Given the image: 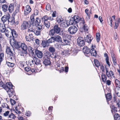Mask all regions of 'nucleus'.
<instances>
[{
    "mask_svg": "<svg viewBox=\"0 0 120 120\" xmlns=\"http://www.w3.org/2000/svg\"><path fill=\"white\" fill-rule=\"evenodd\" d=\"M51 54L49 52H45L44 54V59H50Z\"/></svg>",
    "mask_w": 120,
    "mask_h": 120,
    "instance_id": "nucleus-19",
    "label": "nucleus"
},
{
    "mask_svg": "<svg viewBox=\"0 0 120 120\" xmlns=\"http://www.w3.org/2000/svg\"><path fill=\"white\" fill-rule=\"evenodd\" d=\"M34 64L37 65L41 64V61L39 59L34 56Z\"/></svg>",
    "mask_w": 120,
    "mask_h": 120,
    "instance_id": "nucleus-26",
    "label": "nucleus"
},
{
    "mask_svg": "<svg viewBox=\"0 0 120 120\" xmlns=\"http://www.w3.org/2000/svg\"><path fill=\"white\" fill-rule=\"evenodd\" d=\"M10 56L8 58V59H7L8 60H9V61H11L12 60H13L14 59V55H9Z\"/></svg>",
    "mask_w": 120,
    "mask_h": 120,
    "instance_id": "nucleus-51",
    "label": "nucleus"
},
{
    "mask_svg": "<svg viewBox=\"0 0 120 120\" xmlns=\"http://www.w3.org/2000/svg\"><path fill=\"white\" fill-rule=\"evenodd\" d=\"M47 43V41H42V45L44 47H45L46 46Z\"/></svg>",
    "mask_w": 120,
    "mask_h": 120,
    "instance_id": "nucleus-50",
    "label": "nucleus"
},
{
    "mask_svg": "<svg viewBox=\"0 0 120 120\" xmlns=\"http://www.w3.org/2000/svg\"><path fill=\"white\" fill-rule=\"evenodd\" d=\"M95 48V46L92 45L91 46V49H90V53L92 56H96L97 55L96 52L94 49Z\"/></svg>",
    "mask_w": 120,
    "mask_h": 120,
    "instance_id": "nucleus-11",
    "label": "nucleus"
},
{
    "mask_svg": "<svg viewBox=\"0 0 120 120\" xmlns=\"http://www.w3.org/2000/svg\"><path fill=\"white\" fill-rule=\"evenodd\" d=\"M20 47L24 51H26L27 49V46L24 43H21Z\"/></svg>",
    "mask_w": 120,
    "mask_h": 120,
    "instance_id": "nucleus-27",
    "label": "nucleus"
},
{
    "mask_svg": "<svg viewBox=\"0 0 120 120\" xmlns=\"http://www.w3.org/2000/svg\"><path fill=\"white\" fill-rule=\"evenodd\" d=\"M49 50L51 52L53 53L55 51V49L54 47H50L49 48Z\"/></svg>",
    "mask_w": 120,
    "mask_h": 120,
    "instance_id": "nucleus-41",
    "label": "nucleus"
},
{
    "mask_svg": "<svg viewBox=\"0 0 120 120\" xmlns=\"http://www.w3.org/2000/svg\"><path fill=\"white\" fill-rule=\"evenodd\" d=\"M30 25V22L29 21H24L21 26V29L23 30L29 27Z\"/></svg>",
    "mask_w": 120,
    "mask_h": 120,
    "instance_id": "nucleus-4",
    "label": "nucleus"
},
{
    "mask_svg": "<svg viewBox=\"0 0 120 120\" xmlns=\"http://www.w3.org/2000/svg\"><path fill=\"white\" fill-rule=\"evenodd\" d=\"M68 35H66L63 38V40H62L61 37L59 35L54 36L55 41L58 42H60L64 45H68L69 42V39Z\"/></svg>",
    "mask_w": 120,
    "mask_h": 120,
    "instance_id": "nucleus-1",
    "label": "nucleus"
},
{
    "mask_svg": "<svg viewBox=\"0 0 120 120\" xmlns=\"http://www.w3.org/2000/svg\"><path fill=\"white\" fill-rule=\"evenodd\" d=\"M16 6L15 4H11L9 5L8 7V10L10 13H12L13 11L14 8Z\"/></svg>",
    "mask_w": 120,
    "mask_h": 120,
    "instance_id": "nucleus-15",
    "label": "nucleus"
},
{
    "mask_svg": "<svg viewBox=\"0 0 120 120\" xmlns=\"http://www.w3.org/2000/svg\"><path fill=\"white\" fill-rule=\"evenodd\" d=\"M100 68L102 72H105V68L104 67L103 65H100Z\"/></svg>",
    "mask_w": 120,
    "mask_h": 120,
    "instance_id": "nucleus-59",
    "label": "nucleus"
},
{
    "mask_svg": "<svg viewBox=\"0 0 120 120\" xmlns=\"http://www.w3.org/2000/svg\"><path fill=\"white\" fill-rule=\"evenodd\" d=\"M11 31V29L10 28H8L7 29H6L5 34L6 36L8 38H10L11 37L12 34Z\"/></svg>",
    "mask_w": 120,
    "mask_h": 120,
    "instance_id": "nucleus-10",
    "label": "nucleus"
},
{
    "mask_svg": "<svg viewBox=\"0 0 120 120\" xmlns=\"http://www.w3.org/2000/svg\"><path fill=\"white\" fill-rule=\"evenodd\" d=\"M44 60L43 63L45 66L49 65L51 64L50 59H44Z\"/></svg>",
    "mask_w": 120,
    "mask_h": 120,
    "instance_id": "nucleus-22",
    "label": "nucleus"
},
{
    "mask_svg": "<svg viewBox=\"0 0 120 120\" xmlns=\"http://www.w3.org/2000/svg\"><path fill=\"white\" fill-rule=\"evenodd\" d=\"M6 64L8 66L10 67H14V63L9 62L7 60H6Z\"/></svg>",
    "mask_w": 120,
    "mask_h": 120,
    "instance_id": "nucleus-34",
    "label": "nucleus"
},
{
    "mask_svg": "<svg viewBox=\"0 0 120 120\" xmlns=\"http://www.w3.org/2000/svg\"><path fill=\"white\" fill-rule=\"evenodd\" d=\"M28 49L29 52L30 53H32L33 51V49L30 46H29L28 48Z\"/></svg>",
    "mask_w": 120,
    "mask_h": 120,
    "instance_id": "nucleus-57",
    "label": "nucleus"
},
{
    "mask_svg": "<svg viewBox=\"0 0 120 120\" xmlns=\"http://www.w3.org/2000/svg\"><path fill=\"white\" fill-rule=\"evenodd\" d=\"M61 27L62 28H65L66 27V25H67L66 23L65 22V20L62 21V22L59 24Z\"/></svg>",
    "mask_w": 120,
    "mask_h": 120,
    "instance_id": "nucleus-32",
    "label": "nucleus"
},
{
    "mask_svg": "<svg viewBox=\"0 0 120 120\" xmlns=\"http://www.w3.org/2000/svg\"><path fill=\"white\" fill-rule=\"evenodd\" d=\"M34 33L37 35H40L41 34V32L40 31L37 30H35L34 31Z\"/></svg>",
    "mask_w": 120,
    "mask_h": 120,
    "instance_id": "nucleus-52",
    "label": "nucleus"
},
{
    "mask_svg": "<svg viewBox=\"0 0 120 120\" xmlns=\"http://www.w3.org/2000/svg\"><path fill=\"white\" fill-rule=\"evenodd\" d=\"M101 78L102 81L104 82L106 81L107 79L106 76L103 73H102L101 75Z\"/></svg>",
    "mask_w": 120,
    "mask_h": 120,
    "instance_id": "nucleus-36",
    "label": "nucleus"
},
{
    "mask_svg": "<svg viewBox=\"0 0 120 120\" xmlns=\"http://www.w3.org/2000/svg\"><path fill=\"white\" fill-rule=\"evenodd\" d=\"M79 17L77 15H75L70 19L69 24L72 25L74 24H76L79 22Z\"/></svg>",
    "mask_w": 120,
    "mask_h": 120,
    "instance_id": "nucleus-2",
    "label": "nucleus"
},
{
    "mask_svg": "<svg viewBox=\"0 0 120 120\" xmlns=\"http://www.w3.org/2000/svg\"><path fill=\"white\" fill-rule=\"evenodd\" d=\"M119 26V23L117 22H115V25L114 26V28L115 29H116Z\"/></svg>",
    "mask_w": 120,
    "mask_h": 120,
    "instance_id": "nucleus-61",
    "label": "nucleus"
},
{
    "mask_svg": "<svg viewBox=\"0 0 120 120\" xmlns=\"http://www.w3.org/2000/svg\"><path fill=\"white\" fill-rule=\"evenodd\" d=\"M9 117L11 118L14 119L15 118V115L13 113H11L9 116Z\"/></svg>",
    "mask_w": 120,
    "mask_h": 120,
    "instance_id": "nucleus-56",
    "label": "nucleus"
},
{
    "mask_svg": "<svg viewBox=\"0 0 120 120\" xmlns=\"http://www.w3.org/2000/svg\"><path fill=\"white\" fill-rule=\"evenodd\" d=\"M10 101L11 105H14L16 101L14 100L11 99Z\"/></svg>",
    "mask_w": 120,
    "mask_h": 120,
    "instance_id": "nucleus-58",
    "label": "nucleus"
},
{
    "mask_svg": "<svg viewBox=\"0 0 120 120\" xmlns=\"http://www.w3.org/2000/svg\"><path fill=\"white\" fill-rule=\"evenodd\" d=\"M85 11L86 13V14L89 19L90 16V14L92 13L91 10L89 11L88 9H86L85 10Z\"/></svg>",
    "mask_w": 120,
    "mask_h": 120,
    "instance_id": "nucleus-30",
    "label": "nucleus"
},
{
    "mask_svg": "<svg viewBox=\"0 0 120 120\" xmlns=\"http://www.w3.org/2000/svg\"><path fill=\"white\" fill-rule=\"evenodd\" d=\"M105 71L106 75L107 77L109 78H112L114 77L113 72L112 71H108V69L107 68L105 67Z\"/></svg>",
    "mask_w": 120,
    "mask_h": 120,
    "instance_id": "nucleus-6",
    "label": "nucleus"
},
{
    "mask_svg": "<svg viewBox=\"0 0 120 120\" xmlns=\"http://www.w3.org/2000/svg\"><path fill=\"white\" fill-rule=\"evenodd\" d=\"M94 62L95 65L97 67H98L100 65L99 62L97 60H94Z\"/></svg>",
    "mask_w": 120,
    "mask_h": 120,
    "instance_id": "nucleus-42",
    "label": "nucleus"
},
{
    "mask_svg": "<svg viewBox=\"0 0 120 120\" xmlns=\"http://www.w3.org/2000/svg\"><path fill=\"white\" fill-rule=\"evenodd\" d=\"M12 90H10L7 91V92L9 96L10 97L13 96H14L15 95V92L12 89Z\"/></svg>",
    "mask_w": 120,
    "mask_h": 120,
    "instance_id": "nucleus-20",
    "label": "nucleus"
},
{
    "mask_svg": "<svg viewBox=\"0 0 120 120\" xmlns=\"http://www.w3.org/2000/svg\"><path fill=\"white\" fill-rule=\"evenodd\" d=\"M55 41L54 36L51 37L47 41L48 43H52Z\"/></svg>",
    "mask_w": 120,
    "mask_h": 120,
    "instance_id": "nucleus-33",
    "label": "nucleus"
},
{
    "mask_svg": "<svg viewBox=\"0 0 120 120\" xmlns=\"http://www.w3.org/2000/svg\"><path fill=\"white\" fill-rule=\"evenodd\" d=\"M55 33V32L54 29H52L49 31V35L50 36H53L54 34Z\"/></svg>",
    "mask_w": 120,
    "mask_h": 120,
    "instance_id": "nucleus-37",
    "label": "nucleus"
},
{
    "mask_svg": "<svg viewBox=\"0 0 120 120\" xmlns=\"http://www.w3.org/2000/svg\"><path fill=\"white\" fill-rule=\"evenodd\" d=\"M30 18L31 22H32V23L33 22H34V15H32L30 17Z\"/></svg>",
    "mask_w": 120,
    "mask_h": 120,
    "instance_id": "nucleus-60",
    "label": "nucleus"
},
{
    "mask_svg": "<svg viewBox=\"0 0 120 120\" xmlns=\"http://www.w3.org/2000/svg\"><path fill=\"white\" fill-rule=\"evenodd\" d=\"M42 21L44 22H46V21H48V20H49V18L48 16L45 15L43 16L42 18Z\"/></svg>",
    "mask_w": 120,
    "mask_h": 120,
    "instance_id": "nucleus-35",
    "label": "nucleus"
},
{
    "mask_svg": "<svg viewBox=\"0 0 120 120\" xmlns=\"http://www.w3.org/2000/svg\"><path fill=\"white\" fill-rule=\"evenodd\" d=\"M83 52L84 53L88 54L90 53V50L87 46L84 47L83 48Z\"/></svg>",
    "mask_w": 120,
    "mask_h": 120,
    "instance_id": "nucleus-25",
    "label": "nucleus"
},
{
    "mask_svg": "<svg viewBox=\"0 0 120 120\" xmlns=\"http://www.w3.org/2000/svg\"><path fill=\"white\" fill-rule=\"evenodd\" d=\"M9 111H7L5 112L4 113V115L5 116H7L8 114L9 113Z\"/></svg>",
    "mask_w": 120,
    "mask_h": 120,
    "instance_id": "nucleus-62",
    "label": "nucleus"
},
{
    "mask_svg": "<svg viewBox=\"0 0 120 120\" xmlns=\"http://www.w3.org/2000/svg\"><path fill=\"white\" fill-rule=\"evenodd\" d=\"M77 30V28L74 26H71L68 29L69 33L72 34L75 33Z\"/></svg>",
    "mask_w": 120,
    "mask_h": 120,
    "instance_id": "nucleus-5",
    "label": "nucleus"
},
{
    "mask_svg": "<svg viewBox=\"0 0 120 120\" xmlns=\"http://www.w3.org/2000/svg\"><path fill=\"white\" fill-rule=\"evenodd\" d=\"M8 7L7 6L6 4L3 5L2 8L4 12H5L7 11V10Z\"/></svg>",
    "mask_w": 120,
    "mask_h": 120,
    "instance_id": "nucleus-38",
    "label": "nucleus"
},
{
    "mask_svg": "<svg viewBox=\"0 0 120 120\" xmlns=\"http://www.w3.org/2000/svg\"><path fill=\"white\" fill-rule=\"evenodd\" d=\"M114 118L115 120H120V116L117 113L115 114Z\"/></svg>",
    "mask_w": 120,
    "mask_h": 120,
    "instance_id": "nucleus-39",
    "label": "nucleus"
},
{
    "mask_svg": "<svg viewBox=\"0 0 120 120\" xmlns=\"http://www.w3.org/2000/svg\"><path fill=\"white\" fill-rule=\"evenodd\" d=\"M26 41H30L32 40V38L29 35L26 36Z\"/></svg>",
    "mask_w": 120,
    "mask_h": 120,
    "instance_id": "nucleus-46",
    "label": "nucleus"
},
{
    "mask_svg": "<svg viewBox=\"0 0 120 120\" xmlns=\"http://www.w3.org/2000/svg\"><path fill=\"white\" fill-rule=\"evenodd\" d=\"M77 44L79 45L82 46L85 45V42L84 38L81 37L78 38L77 39Z\"/></svg>",
    "mask_w": 120,
    "mask_h": 120,
    "instance_id": "nucleus-7",
    "label": "nucleus"
},
{
    "mask_svg": "<svg viewBox=\"0 0 120 120\" xmlns=\"http://www.w3.org/2000/svg\"><path fill=\"white\" fill-rule=\"evenodd\" d=\"M6 29L4 24H0V31L2 33H5Z\"/></svg>",
    "mask_w": 120,
    "mask_h": 120,
    "instance_id": "nucleus-17",
    "label": "nucleus"
},
{
    "mask_svg": "<svg viewBox=\"0 0 120 120\" xmlns=\"http://www.w3.org/2000/svg\"><path fill=\"white\" fill-rule=\"evenodd\" d=\"M34 64V56L31 58L29 60L28 64L29 65L31 66Z\"/></svg>",
    "mask_w": 120,
    "mask_h": 120,
    "instance_id": "nucleus-23",
    "label": "nucleus"
},
{
    "mask_svg": "<svg viewBox=\"0 0 120 120\" xmlns=\"http://www.w3.org/2000/svg\"><path fill=\"white\" fill-rule=\"evenodd\" d=\"M40 19H39L38 18H37L34 22L32 23L33 24H34V25L37 27L39 30H41L42 28H43L44 26L43 25H41L40 24Z\"/></svg>",
    "mask_w": 120,
    "mask_h": 120,
    "instance_id": "nucleus-3",
    "label": "nucleus"
},
{
    "mask_svg": "<svg viewBox=\"0 0 120 120\" xmlns=\"http://www.w3.org/2000/svg\"><path fill=\"white\" fill-rule=\"evenodd\" d=\"M8 22H13L15 23L14 21V19L13 17H12L11 18L10 17L8 19Z\"/></svg>",
    "mask_w": 120,
    "mask_h": 120,
    "instance_id": "nucleus-47",
    "label": "nucleus"
},
{
    "mask_svg": "<svg viewBox=\"0 0 120 120\" xmlns=\"http://www.w3.org/2000/svg\"><path fill=\"white\" fill-rule=\"evenodd\" d=\"M57 21L59 24L61 23L62 21L64 20L62 18L61 16H58L56 19Z\"/></svg>",
    "mask_w": 120,
    "mask_h": 120,
    "instance_id": "nucleus-29",
    "label": "nucleus"
},
{
    "mask_svg": "<svg viewBox=\"0 0 120 120\" xmlns=\"http://www.w3.org/2000/svg\"><path fill=\"white\" fill-rule=\"evenodd\" d=\"M83 28L85 30V31L87 33H88L87 31H88V27L87 25H84L83 27Z\"/></svg>",
    "mask_w": 120,
    "mask_h": 120,
    "instance_id": "nucleus-48",
    "label": "nucleus"
},
{
    "mask_svg": "<svg viewBox=\"0 0 120 120\" xmlns=\"http://www.w3.org/2000/svg\"><path fill=\"white\" fill-rule=\"evenodd\" d=\"M53 29L55 31V33L57 34H59L60 33V29L58 25H56L54 26Z\"/></svg>",
    "mask_w": 120,
    "mask_h": 120,
    "instance_id": "nucleus-16",
    "label": "nucleus"
},
{
    "mask_svg": "<svg viewBox=\"0 0 120 120\" xmlns=\"http://www.w3.org/2000/svg\"><path fill=\"white\" fill-rule=\"evenodd\" d=\"M106 97L107 100L108 101L110 100L112 98L111 95L110 93L107 94Z\"/></svg>",
    "mask_w": 120,
    "mask_h": 120,
    "instance_id": "nucleus-40",
    "label": "nucleus"
},
{
    "mask_svg": "<svg viewBox=\"0 0 120 120\" xmlns=\"http://www.w3.org/2000/svg\"><path fill=\"white\" fill-rule=\"evenodd\" d=\"M84 38L85 41L89 43H90L93 38L91 35L89 34L87 35L86 37H85Z\"/></svg>",
    "mask_w": 120,
    "mask_h": 120,
    "instance_id": "nucleus-12",
    "label": "nucleus"
},
{
    "mask_svg": "<svg viewBox=\"0 0 120 120\" xmlns=\"http://www.w3.org/2000/svg\"><path fill=\"white\" fill-rule=\"evenodd\" d=\"M104 56L106 58L105 60L107 64H108L109 67L110 66V64H109V58L107 54L106 53H104Z\"/></svg>",
    "mask_w": 120,
    "mask_h": 120,
    "instance_id": "nucleus-31",
    "label": "nucleus"
},
{
    "mask_svg": "<svg viewBox=\"0 0 120 120\" xmlns=\"http://www.w3.org/2000/svg\"><path fill=\"white\" fill-rule=\"evenodd\" d=\"M6 52L8 54L13 55L12 50L10 47H7Z\"/></svg>",
    "mask_w": 120,
    "mask_h": 120,
    "instance_id": "nucleus-21",
    "label": "nucleus"
},
{
    "mask_svg": "<svg viewBox=\"0 0 120 120\" xmlns=\"http://www.w3.org/2000/svg\"><path fill=\"white\" fill-rule=\"evenodd\" d=\"M19 8L20 5H17L16 6V9L14 13L15 14H16L19 11Z\"/></svg>",
    "mask_w": 120,
    "mask_h": 120,
    "instance_id": "nucleus-43",
    "label": "nucleus"
},
{
    "mask_svg": "<svg viewBox=\"0 0 120 120\" xmlns=\"http://www.w3.org/2000/svg\"><path fill=\"white\" fill-rule=\"evenodd\" d=\"M111 81L109 80H107L106 82V84L108 85L109 86L110 85Z\"/></svg>",
    "mask_w": 120,
    "mask_h": 120,
    "instance_id": "nucleus-63",
    "label": "nucleus"
},
{
    "mask_svg": "<svg viewBox=\"0 0 120 120\" xmlns=\"http://www.w3.org/2000/svg\"><path fill=\"white\" fill-rule=\"evenodd\" d=\"M51 8L50 5L49 4H48L46 7V9L49 11L51 10Z\"/></svg>",
    "mask_w": 120,
    "mask_h": 120,
    "instance_id": "nucleus-54",
    "label": "nucleus"
},
{
    "mask_svg": "<svg viewBox=\"0 0 120 120\" xmlns=\"http://www.w3.org/2000/svg\"><path fill=\"white\" fill-rule=\"evenodd\" d=\"M10 17V15L9 13L4 15L1 18V19L3 22L4 23L7 21Z\"/></svg>",
    "mask_w": 120,
    "mask_h": 120,
    "instance_id": "nucleus-13",
    "label": "nucleus"
},
{
    "mask_svg": "<svg viewBox=\"0 0 120 120\" xmlns=\"http://www.w3.org/2000/svg\"><path fill=\"white\" fill-rule=\"evenodd\" d=\"M96 36L97 41V42H98L100 40V33H97L96 34Z\"/></svg>",
    "mask_w": 120,
    "mask_h": 120,
    "instance_id": "nucleus-44",
    "label": "nucleus"
},
{
    "mask_svg": "<svg viewBox=\"0 0 120 120\" xmlns=\"http://www.w3.org/2000/svg\"><path fill=\"white\" fill-rule=\"evenodd\" d=\"M11 44L12 46L18 49L20 47L21 43L17 42H16L15 41H14V42H11Z\"/></svg>",
    "mask_w": 120,
    "mask_h": 120,
    "instance_id": "nucleus-9",
    "label": "nucleus"
},
{
    "mask_svg": "<svg viewBox=\"0 0 120 120\" xmlns=\"http://www.w3.org/2000/svg\"><path fill=\"white\" fill-rule=\"evenodd\" d=\"M115 83L116 85V87H119L120 86V82L117 79L115 80Z\"/></svg>",
    "mask_w": 120,
    "mask_h": 120,
    "instance_id": "nucleus-45",
    "label": "nucleus"
},
{
    "mask_svg": "<svg viewBox=\"0 0 120 120\" xmlns=\"http://www.w3.org/2000/svg\"><path fill=\"white\" fill-rule=\"evenodd\" d=\"M115 91L117 96L120 97V87H116Z\"/></svg>",
    "mask_w": 120,
    "mask_h": 120,
    "instance_id": "nucleus-24",
    "label": "nucleus"
},
{
    "mask_svg": "<svg viewBox=\"0 0 120 120\" xmlns=\"http://www.w3.org/2000/svg\"><path fill=\"white\" fill-rule=\"evenodd\" d=\"M13 85L11 82H7L6 84L4 85V86L3 87L7 91L9 90H11L12 89Z\"/></svg>",
    "mask_w": 120,
    "mask_h": 120,
    "instance_id": "nucleus-8",
    "label": "nucleus"
},
{
    "mask_svg": "<svg viewBox=\"0 0 120 120\" xmlns=\"http://www.w3.org/2000/svg\"><path fill=\"white\" fill-rule=\"evenodd\" d=\"M35 53L38 57L39 58H42L43 56V53L42 52L38 50L36 51Z\"/></svg>",
    "mask_w": 120,
    "mask_h": 120,
    "instance_id": "nucleus-18",
    "label": "nucleus"
},
{
    "mask_svg": "<svg viewBox=\"0 0 120 120\" xmlns=\"http://www.w3.org/2000/svg\"><path fill=\"white\" fill-rule=\"evenodd\" d=\"M31 11V9L30 6L29 5H26L24 10V14L27 15L30 13Z\"/></svg>",
    "mask_w": 120,
    "mask_h": 120,
    "instance_id": "nucleus-14",
    "label": "nucleus"
},
{
    "mask_svg": "<svg viewBox=\"0 0 120 120\" xmlns=\"http://www.w3.org/2000/svg\"><path fill=\"white\" fill-rule=\"evenodd\" d=\"M38 11L37 9H35L34 10V14L35 15H38Z\"/></svg>",
    "mask_w": 120,
    "mask_h": 120,
    "instance_id": "nucleus-64",
    "label": "nucleus"
},
{
    "mask_svg": "<svg viewBox=\"0 0 120 120\" xmlns=\"http://www.w3.org/2000/svg\"><path fill=\"white\" fill-rule=\"evenodd\" d=\"M44 24L46 26L47 28L49 27L50 26V23L48 21H46V22H44Z\"/></svg>",
    "mask_w": 120,
    "mask_h": 120,
    "instance_id": "nucleus-49",
    "label": "nucleus"
},
{
    "mask_svg": "<svg viewBox=\"0 0 120 120\" xmlns=\"http://www.w3.org/2000/svg\"><path fill=\"white\" fill-rule=\"evenodd\" d=\"M2 106L3 108H7L8 109L9 108V107L8 106L7 104L6 103H3L2 105Z\"/></svg>",
    "mask_w": 120,
    "mask_h": 120,
    "instance_id": "nucleus-53",
    "label": "nucleus"
},
{
    "mask_svg": "<svg viewBox=\"0 0 120 120\" xmlns=\"http://www.w3.org/2000/svg\"><path fill=\"white\" fill-rule=\"evenodd\" d=\"M34 28L32 27L31 26H30V28L28 29V32H34Z\"/></svg>",
    "mask_w": 120,
    "mask_h": 120,
    "instance_id": "nucleus-55",
    "label": "nucleus"
},
{
    "mask_svg": "<svg viewBox=\"0 0 120 120\" xmlns=\"http://www.w3.org/2000/svg\"><path fill=\"white\" fill-rule=\"evenodd\" d=\"M11 33L12 36L13 38H16L18 36V34L16 32L14 29H11Z\"/></svg>",
    "mask_w": 120,
    "mask_h": 120,
    "instance_id": "nucleus-28",
    "label": "nucleus"
}]
</instances>
